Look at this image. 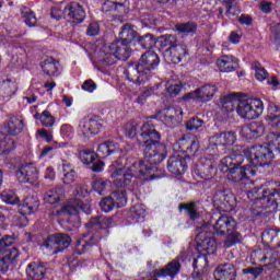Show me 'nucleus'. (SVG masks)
<instances>
[{"mask_svg":"<svg viewBox=\"0 0 280 280\" xmlns=\"http://www.w3.org/2000/svg\"><path fill=\"white\" fill-rule=\"evenodd\" d=\"M127 137H137L138 145L144 152V161L127 160L122 168H115L112 164L110 170L114 172L110 178L114 179L116 187H126L132 183V178H143L144 180H154L159 178L152 174L158 163L165 161V145L161 143V133L154 128L153 120H147L142 125L130 122L126 128Z\"/></svg>","mask_w":280,"mask_h":280,"instance_id":"nucleus-1","label":"nucleus"},{"mask_svg":"<svg viewBox=\"0 0 280 280\" xmlns=\"http://www.w3.org/2000/svg\"><path fill=\"white\" fill-rule=\"evenodd\" d=\"M247 150L248 149H236L231 155L223 158L219 165L221 172L226 174L228 180L237 183L240 187H246V185L253 183L248 178V172L249 174H255V171H253L250 166H241L244 163V156L250 160L253 167H257L253 164V158L249 153H246Z\"/></svg>","mask_w":280,"mask_h":280,"instance_id":"nucleus-2","label":"nucleus"},{"mask_svg":"<svg viewBox=\"0 0 280 280\" xmlns=\"http://www.w3.org/2000/svg\"><path fill=\"white\" fill-rule=\"evenodd\" d=\"M221 108L226 113H236L242 119H257L264 113V103L259 98L240 100V95L233 93L221 98Z\"/></svg>","mask_w":280,"mask_h":280,"instance_id":"nucleus-3","label":"nucleus"},{"mask_svg":"<svg viewBox=\"0 0 280 280\" xmlns=\"http://www.w3.org/2000/svg\"><path fill=\"white\" fill-rule=\"evenodd\" d=\"M159 62V55L149 50L141 56L138 63H130L124 71V75L132 84H145L150 80V71L158 68Z\"/></svg>","mask_w":280,"mask_h":280,"instance_id":"nucleus-4","label":"nucleus"},{"mask_svg":"<svg viewBox=\"0 0 280 280\" xmlns=\"http://www.w3.org/2000/svg\"><path fill=\"white\" fill-rule=\"evenodd\" d=\"M275 152H280V135L271 132L267 136V144L254 145L245 153L250 155L254 166L261 167L275 159Z\"/></svg>","mask_w":280,"mask_h":280,"instance_id":"nucleus-5","label":"nucleus"},{"mask_svg":"<svg viewBox=\"0 0 280 280\" xmlns=\"http://www.w3.org/2000/svg\"><path fill=\"white\" fill-rule=\"evenodd\" d=\"M129 45L121 40L112 44H102L98 50H96V56H98L100 62L105 65V67H110L117 60L126 61L130 58L131 50Z\"/></svg>","mask_w":280,"mask_h":280,"instance_id":"nucleus-6","label":"nucleus"},{"mask_svg":"<svg viewBox=\"0 0 280 280\" xmlns=\"http://www.w3.org/2000/svg\"><path fill=\"white\" fill-rule=\"evenodd\" d=\"M23 128H25V121L21 116H12L7 125L0 127V154H10L16 148V143L11 137L21 135Z\"/></svg>","mask_w":280,"mask_h":280,"instance_id":"nucleus-7","label":"nucleus"},{"mask_svg":"<svg viewBox=\"0 0 280 280\" xmlns=\"http://www.w3.org/2000/svg\"><path fill=\"white\" fill-rule=\"evenodd\" d=\"M236 226L237 222L233 217L220 215L214 220V224H212L214 235H226L223 243L224 248H231L242 242V234L235 231Z\"/></svg>","mask_w":280,"mask_h":280,"instance_id":"nucleus-8","label":"nucleus"},{"mask_svg":"<svg viewBox=\"0 0 280 280\" xmlns=\"http://www.w3.org/2000/svg\"><path fill=\"white\" fill-rule=\"evenodd\" d=\"M237 141V136L234 132H220L214 133L212 137L209 138V147L207 148L206 152L210 156H217L220 154H224L226 150H231V147L235 144Z\"/></svg>","mask_w":280,"mask_h":280,"instance_id":"nucleus-9","label":"nucleus"},{"mask_svg":"<svg viewBox=\"0 0 280 280\" xmlns=\"http://www.w3.org/2000/svg\"><path fill=\"white\" fill-rule=\"evenodd\" d=\"M280 205V190L268 189L262 190L261 197H255L254 202L252 203L250 211L257 214L261 213L269 209V212L277 211V208Z\"/></svg>","mask_w":280,"mask_h":280,"instance_id":"nucleus-10","label":"nucleus"},{"mask_svg":"<svg viewBox=\"0 0 280 280\" xmlns=\"http://www.w3.org/2000/svg\"><path fill=\"white\" fill-rule=\"evenodd\" d=\"M68 246H71V236L62 233L50 235L44 243V248H46L50 255H58V253L67 250Z\"/></svg>","mask_w":280,"mask_h":280,"instance_id":"nucleus-11","label":"nucleus"},{"mask_svg":"<svg viewBox=\"0 0 280 280\" xmlns=\"http://www.w3.org/2000/svg\"><path fill=\"white\" fill-rule=\"evenodd\" d=\"M211 222V223H210ZM210 222H203L201 225V229H203V231H201L199 233V235L197 236V242L199 244V246H201L202 250H205L206 253H214L215 252V238H213V236H211V233L205 231L206 229H211V226H213L215 219H211ZM208 234V236H207Z\"/></svg>","mask_w":280,"mask_h":280,"instance_id":"nucleus-12","label":"nucleus"},{"mask_svg":"<svg viewBox=\"0 0 280 280\" xmlns=\"http://www.w3.org/2000/svg\"><path fill=\"white\" fill-rule=\"evenodd\" d=\"M218 93V86L215 84H205L199 89L186 94L185 100H198V102H211Z\"/></svg>","mask_w":280,"mask_h":280,"instance_id":"nucleus-13","label":"nucleus"},{"mask_svg":"<svg viewBox=\"0 0 280 280\" xmlns=\"http://www.w3.org/2000/svg\"><path fill=\"white\" fill-rule=\"evenodd\" d=\"M39 207L40 201L38 200V197H26L21 206L22 213L15 215V218L20 221V226H25L27 224V217L25 215L36 213Z\"/></svg>","mask_w":280,"mask_h":280,"instance_id":"nucleus-14","label":"nucleus"},{"mask_svg":"<svg viewBox=\"0 0 280 280\" xmlns=\"http://www.w3.org/2000/svg\"><path fill=\"white\" fill-rule=\"evenodd\" d=\"M79 128L83 137H93V135H100V130H102V119H100L97 116L84 118L79 124Z\"/></svg>","mask_w":280,"mask_h":280,"instance_id":"nucleus-15","label":"nucleus"},{"mask_svg":"<svg viewBox=\"0 0 280 280\" xmlns=\"http://www.w3.org/2000/svg\"><path fill=\"white\" fill-rule=\"evenodd\" d=\"M63 14L72 23H83L86 19V12L79 2H70L63 9Z\"/></svg>","mask_w":280,"mask_h":280,"instance_id":"nucleus-16","label":"nucleus"},{"mask_svg":"<svg viewBox=\"0 0 280 280\" xmlns=\"http://www.w3.org/2000/svg\"><path fill=\"white\" fill-rule=\"evenodd\" d=\"M215 164L209 158H201L197 164L196 174L203 180H211L215 176Z\"/></svg>","mask_w":280,"mask_h":280,"instance_id":"nucleus-17","label":"nucleus"},{"mask_svg":"<svg viewBox=\"0 0 280 280\" xmlns=\"http://www.w3.org/2000/svg\"><path fill=\"white\" fill-rule=\"evenodd\" d=\"M266 132V127L261 121H253L248 125H245L241 129V137L250 141L253 139H259Z\"/></svg>","mask_w":280,"mask_h":280,"instance_id":"nucleus-18","label":"nucleus"},{"mask_svg":"<svg viewBox=\"0 0 280 280\" xmlns=\"http://www.w3.org/2000/svg\"><path fill=\"white\" fill-rule=\"evenodd\" d=\"M178 272H180V262L178 260H172L162 269H155L153 277L154 279H167V277L175 279Z\"/></svg>","mask_w":280,"mask_h":280,"instance_id":"nucleus-19","label":"nucleus"},{"mask_svg":"<svg viewBox=\"0 0 280 280\" xmlns=\"http://www.w3.org/2000/svg\"><path fill=\"white\" fill-rule=\"evenodd\" d=\"M161 118L166 126H174V124H180L183 119V108L179 106H171L164 108L161 112Z\"/></svg>","mask_w":280,"mask_h":280,"instance_id":"nucleus-20","label":"nucleus"},{"mask_svg":"<svg viewBox=\"0 0 280 280\" xmlns=\"http://www.w3.org/2000/svg\"><path fill=\"white\" fill-rule=\"evenodd\" d=\"M187 56V46L177 45L168 47L164 50V58L166 62H173V65H178L182 62L183 58Z\"/></svg>","mask_w":280,"mask_h":280,"instance_id":"nucleus-21","label":"nucleus"},{"mask_svg":"<svg viewBox=\"0 0 280 280\" xmlns=\"http://www.w3.org/2000/svg\"><path fill=\"white\" fill-rule=\"evenodd\" d=\"M167 170L175 176H180L187 172V160L180 155H172L167 161Z\"/></svg>","mask_w":280,"mask_h":280,"instance_id":"nucleus-22","label":"nucleus"},{"mask_svg":"<svg viewBox=\"0 0 280 280\" xmlns=\"http://www.w3.org/2000/svg\"><path fill=\"white\" fill-rule=\"evenodd\" d=\"M100 242V237L97 235L84 234L82 238H79L75 243L74 253L77 255H84V253H89L91 247Z\"/></svg>","mask_w":280,"mask_h":280,"instance_id":"nucleus-23","label":"nucleus"},{"mask_svg":"<svg viewBox=\"0 0 280 280\" xmlns=\"http://www.w3.org/2000/svg\"><path fill=\"white\" fill-rule=\"evenodd\" d=\"M217 67L222 73H232L240 68V60L231 55H223L217 60Z\"/></svg>","mask_w":280,"mask_h":280,"instance_id":"nucleus-24","label":"nucleus"},{"mask_svg":"<svg viewBox=\"0 0 280 280\" xmlns=\"http://www.w3.org/2000/svg\"><path fill=\"white\" fill-rule=\"evenodd\" d=\"M47 267L43 262L33 261L26 266V276L28 280H45Z\"/></svg>","mask_w":280,"mask_h":280,"instance_id":"nucleus-25","label":"nucleus"},{"mask_svg":"<svg viewBox=\"0 0 280 280\" xmlns=\"http://www.w3.org/2000/svg\"><path fill=\"white\" fill-rule=\"evenodd\" d=\"M121 152L124 151L121 150V148H119V144L113 141H105L98 144V148L96 150L98 159H106L110 156V154H119Z\"/></svg>","mask_w":280,"mask_h":280,"instance_id":"nucleus-26","label":"nucleus"},{"mask_svg":"<svg viewBox=\"0 0 280 280\" xmlns=\"http://www.w3.org/2000/svg\"><path fill=\"white\" fill-rule=\"evenodd\" d=\"M233 195L226 190H219L214 194V205L223 211H231L233 203Z\"/></svg>","mask_w":280,"mask_h":280,"instance_id":"nucleus-27","label":"nucleus"},{"mask_svg":"<svg viewBox=\"0 0 280 280\" xmlns=\"http://www.w3.org/2000/svg\"><path fill=\"white\" fill-rule=\"evenodd\" d=\"M236 271L235 266L232 264H222L214 270L215 280H235Z\"/></svg>","mask_w":280,"mask_h":280,"instance_id":"nucleus-28","label":"nucleus"},{"mask_svg":"<svg viewBox=\"0 0 280 280\" xmlns=\"http://www.w3.org/2000/svg\"><path fill=\"white\" fill-rule=\"evenodd\" d=\"M178 145L182 152L191 153L198 152V149L200 148V142L198 141V138L196 136L185 135L178 140Z\"/></svg>","mask_w":280,"mask_h":280,"instance_id":"nucleus-29","label":"nucleus"},{"mask_svg":"<svg viewBox=\"0 0 280 280\" xmlns=\"http://www.w3.org/2000/svg\"><path fill=\"white\" fill-rule=\"evenodd\" d=\"M44 73L49 75L50 78H56V75H60V62H58L52 57H48L40 65Z\"/></svg>","mask_w":280,"mask_h":280,"instance_id":"nucleus-30","label":"nucleus"},{"mask_svg":"<svg viewBox=\"0 0 280 280\" xmlns=\"http://www.w3.org/2000/svg\"><path fill=\"white\" fill-rule=\"evenodd\" d=\"M62 198H65V189L62 187H56L45 192L44 202L47 205H58Z\"/></svg>","mask_w":280,"mask_h":280,"instance_id":"nucleus-31","label":"nucleus"},{"mask_svg":"<svg viewBox=\"0 0 280 280\" xmlns=\"http://www.w3.org/2000/svg\"><path fill=\"white\" fill-rule=\"evenodd\" d=\"M19 257V249L12 248L8 255L0 259V271L8 272L10 270V266L16 261Z\"/></svg>","mask_w":280,"mask_h":280,"instance_id":"nucleus-32","label":"nucleus"},{"mask_svg":"<svg viewBox=\"0 0 280 280\" xmlns=\"http://www.w3.org/2000/svg\"><path fill=\"white\" fill-rule=\"evenodd\" d=\"M266 121L271 128H280V107L277 105H270Z\"/></svg>","mask_w":280,"mask_h":280,"instance_id":"nucleus-33","label":"nucleus"},{"mask_svg":"<svg viewBox=\"0 0 280 280\" xmlns=\"http://www.w3.org/2000/svg\"><path fill=\"white\" fill-rule=\"evenodd\" d=\"M120 42L127 43L130 45L137 38V31H135V26L130 24H125L119 32Z\"/></svg>","mask_w":280,"mask_h":280,"instance_id":"nucleus-34","label":"nucleus"},{"mask_svg":"<svg viewBox=\"0 0 280 280\" xmlns=\"http://www.w3.org/2000/svg\"><path fill=\"white\" fill-rule=\"evenodd\" d=\"M16 93V83L7 79L0 82V96L3 98L12 97Z\"/></svg>","mask_w":280,"mask_h":280,"instance_id":"nucleus-35","label":"nucleus"},{"mask_svg":"<svg viewBox=\"0 0 280 280\" xmlns=\"http://www.w3.org/2000/svg\"><path fill=\"white\" fill-rule=\"evenodd\" d=\"M60 172L62 174V182L65 185H71L72 183H75L78 174L71 164H62Z\"/></svg>","mask_w":280,"mask_h":280,"instance_id":"nucleus-36","label":"nucleus"},{"mask_svg":"<svg viewBox=\"0 0 280 280\" xmlns=\"http://www.w3.org/2000/svg\"><path fill=\"white\" fill-rule=\"evenodd\" d=\"M103 10L106 12H126V0H106L103 3Z\"/></svg>","mask_w":280,"mask_h":280,"instance_id":"nucleus-37","label":"nucleus"},{"mask_svg":"<svg viewBox=\"0 0 280 280\" xmlns=\"http://www.w3.org/2000/svg\"><path fill=\"white\" fill-rule=\"evenodd\" d=\"M175 30L184 36H194L198 32V24L195 22L178 23L175 25Z\"/></svg>","mask_w":280,"mask_h":280,"instance_id":"nucleus-38","label":"nucleus"},{"mask_svg":"<svg viewBox=\"0 0 280 280\" xmlns=\"http://www.w3.org/2000/svg\"><path fill=\"white\" fill-rule=\"evenodd\" d=\"M262 242L265 244H278L280 246V230H266L262 233Z\"/></svg>","mask_w":280,"mask_h":280,"instance_id":"nucleus-39","label":"nucleus"},{"mask_svg":"<svg viewBox=\"0 0 280 280\" xmlns=\"http://www.w3.org/2000/svg\"><path fill=\"white\" fill-rule=\"evenodd\" d=\"M62 212L68 215H78L80 213V199H71L62 207Z\"/></svg>","mask_w":280,"mask_h":280,"instance_id":"nucleus-40","label":"nucleus"},{"mask_svg":"<svg viewBox=\"0 0 280 280\" xmlns=\"http://www.w3.org/2000/svg\"><path fill=\"white\" fill-rule=\"evenodd\" d=\"M138 43L142 49H152V47L156 45V38H154L153 34L148 33L143 36H140L138 38Z\"/></svg>","mask_w":280,"mask_h":280,"instance_id":"nucleus-41","label":"nucleus"},{"mask_svg":"<svg viewBox=\"0 0 280 280\" xmlns=\"http://www.w3.org/2000/svg\"><path fill=\"white\" fill-rule=\"evenodd\" d=\"M0 198L2 202H5V205H19L20 199L12 190H4L0 194Z\"/></svg>","mask_w":280,"mask_h":280,"instance_id":"nucleus-42","label":"nucleus"},{"mask_svg":"<svg viewBox=\"0 0 280 280\" xmlns=\"http://www.w3.org/2000/svg\"><path fill=\"white\" fill-rule=\"evenodd\" d=\"M252 69H254L255 71L256 80H258L259 82L268 80L270 74L268 73V70H266V68L259 66V62L253 63Z\"/></svg>","mask_w":280,"mask_h":280,"instance_id":"nucleus-43","label":"nucleus"},{"mask_svg":"<svg viewBox=\"0 0 280 280\" xmlns=\"http://www.w3.org/2000/svg\"><path fill=\"white\" fill-rule=\"evenodd\" d=\"M22 18L24 19L25 25L28 27H34V25L37 23L36 15L28 8H24L22 10Z\"/></svg>","mask_w":280,"mask_h":280,"instance_id":"nucleus-44","label":"nucleus"},{"mask_svg":"<svg viewBox=\"0 0 280 280\" xmlns=\"http://www.w3.org/2000/svg\"><path fill=\"white\" fill-rule=\"evenodd\" d=\"M223 5L225 7L228 16H235V14H240V8L235 0H223Z\"/></svg>","mask_w":280,"mask_h":280,"instance_id":"nucleus-45","label":"nucleus"},{"mask_svg":"<svg viewBox=\"0 0 280 280\" xmlns=\"http://www.w3.org/2000/svg\"><path fill=\"white\" fill-rule=\"evenodd\" d=\"M39 121L45 128H51V126L56 124V118L51 116V113H49V110H44L39 116Z\"/></svg>","mask_w":280,"mask_h":280,"instance_id":"nucleus-46","label":"nucleus"},{"mask_svg":"<svg viewBox=\"0 0 280 280\" xmlns=\"http://www.w3.org/2000/svg\"><path fill=\"white\" fill-rule=\"evenodd\" d=\"M112 199L114 200V205L117 209H121V207H126V194L124 191H115L112 194Z\"/></svg>","mask_w":280,"mask_h":280,"instance_id":"nucleus-47","label":"nucleus"},{"mask_svg":"<svg viewBox=\"0 0 280 280\" xmlns=\"http://www.w3.org/2000/svg\"><path fill=\"white\" fill-rule=\"evenodd\" d=\"M91 224L93 226L97 225L101 226V229H108L110 224H113V219L108 217H96L91 220Z\"/></svg>","mask_w":280,"mask_h":280,"instance_id":"nucleus-48","label":"nucleus"},{"mask_svg":"<svg viewBox=\"0 0 280 280\" xmlns=\"http://www.w3.org/2000/svg\"><path fill=\"white\" fill-rule=\"evenodd\" d=\"M129 213L132 220H139V218H145V207L143 205H136L130 209Z\"/></svg>","mask_w":280,"mask_h":280,"instance_id":"nucleus-49","label":"nucleus"},{"mask_svg":"<svg viewBox=\"0 0 280 280\" xmlns=\"http://www.w3.org/2000/svg\"><path fill=\"white\" fill-rule=\"evenodd\" d=\"M179 209H185L188 212L190 220H198V218L200 217L198 214V211L196 210V201H192L188 205H180Z\"/></svg>","mask_w":280,"mask_h":280,"instance_id":"nucleus-50","label":"nucleus"},{"mask_svg":"<svg viewBox=\"0 0 280 280\" xmlns=\"http://www.w3.org/2000/svg\"><path fill=\"white\" fill-rule=\"evenodd\" d=\"M100 207L102 209V211H104L105 213H110V211L113 209H115V201L113 200V197H105L101 202H100Z\"/></svg>","mask_w":280,"mask_h":280,"instance_id":"nucleus-51","label":"nucleus"},{"mask_svg":"<svg viewBox=\"0 0 280 280\" xmlns=\"http://www.w3.org/2000/svg\"><path fill=\"white\" fill-rule=\"evenodd\" d=\"M26 176L30 180H36L38 178V168L34 164H23Z\"/></svg>","mask_w":280,"mask_h":280,"instance_id":"nucleus-52","label":"nucleus"},{"mask_svg":"<svg viewBox=\"0 0 280 280\" xmlns=\"http://www.w3.org/2000/svg\"><path fill=\"white\" fill-rule=\"evenodd\" d=\"M209 261L207 260V255H199L192 261L194 270H205V267L208 266Z\"/></svg>","mask_w":280,"mask_h":280,"instance_id":"nucleus-53","label":"nucleus"},{"mask_svg":"<svg viewBox=\"0 0 280 280\" xmlns=\"http://www.w3.org/2000/svg\"><path fill=\"white\" fill-rule=\"evenodd\" d=\"M108 185H110V182L104 180L103 178H97L93 183V189H95L97 194H104Z\"/></svg>","mask_w":280,"mask_h":280,"instance_id":"nucleus-54","label":"nucleus"},{"mask_svg":"<svg viewBox=\"0 0 280 280\" xmlns=\"http://www.w3.org/2000/svg\"><path fill=\"white\" fill-rule=\"evenodd\" d=\"M205 126V120L196 117L191 118L186 122L187 130H198V128H202Z\"/></svg>","mask_w":280,"mask_h":280,"instance_id":"nucleus-55","label":"nucleus"},{"mask_svg":"<svg viewBox=\"0 0 280 280\" xmlns=\"http://www.w3.org/2000/svg\"><path fill=\"white\" fill-rule=\"evenodd\" d=\"M182 89L183 88L177 82L171 81L166 83V91L168 95L176 96L180 93Z\"/></svg>","mask_w":280,"mask_h":280,"instance_id":"nucleus-56","label":"nucleus"},{"mask_svg":"<svg viewBox=\"0 0 280 280\" xmlns=\"http://www.w3.org/2000/svg\"><path fill=\"white\" fill-rule=\"evenodd\" d=\"M80 159L84 165H91L95 161V153L91 151H83L80 153Z\"/></svg>","mask_w":280,"mask_h":280,"instance_id":"nucleus-57","label":"nucleus"},{"mask_svg":"<svg viewBox=\"0 0 280 280\" xmlns=\"http://www.w3.org/2000/svg\"><path fill=\"white\" fill-rule=\"evenodd\" d=\"M162 40L164 47H176L178 45V39L174 35H164L162 36Z\"/></svg>","mask_w":280,"mask_h":280,"instance_id":"nucleus-58","label":"nucleus"},{"mask_svg":"<svg viewBox=\"0 0 280 280\" xmlns=\"http://www.w3.org/2000/svg\"><path fill=\"white\" fill-rule=\"evenodd\" d=\"M100 32H101L100 23L92 22L88 25L85 34L86 36H98Z\"/></svg>","mask_w":280,"mask_h":280,"instance_id":"nucleus-59","label":"nucleus"},{"mask_svg":"<svg viewBox=\"0 0 280 280\" xmlns=\"http://www.w3.org/2000/svg\"><path fill=\"white\" fill-rule=\"evenodd\" d=\"M12 244H14V238L12 236L5 235L1 237L0 234V253H3V250H5L8 246H12Z\"/></svg>","mask_w":280,"mask_h":280,"instance_id":"nucleus-60","label":"nucleus"},{"mask_svg":"<svg viewBox=\"0 0 280 280\" xmlns=\"http://www.w3.org/2000/svg\"><path fill=\"white\" fill-rule=\"evenodd\" d=\"M264 272V267H249L243 269V275H252L254 279H257Z\"/></svg>","mask_w":280,"mask_h":280,"instance_id":"nucleus-61","label":"nucleus"},{"mask_svg":"<svg viewBox=\"0 0 280 280\" xmlns=\"http://www.w3.org/2000/svg\"><path fill=\"white\" fill-rule=\"evenodd\" d=\"M73 196H79L80 198H86L89 196V186L86 185H77L73 190Z\"/></svg>","mask_w":280,"mask_h":280,"instance_id":"nucleus-62","label":"nucleus"},{"mask_svg":"<svg viewBox=\"0 0 280 280\" xmlns=\"http://www.w3.org/2000/svg\"><path fill=\"white\" fill-rule=\"evenodd\" d=\"M15 176L19 180V183H30V179L27 177V173H25V166H22L15 172Z\"/></svg>","mask_w":280,"mask_h":280,"instance_id":"nucleus-63","label":"nucleus"},{"mask_svg":"<svg viewBox=\"0 0 280 280\" xmlns=\"http://www.w3.org/2000/svg\"><path fill=\"white\" fill-rule=\"evenodd\" d=\"M82 90L88 91V93H93V91L97 90V84L91 79L85 80L82 84Z\"/></svg>","mask_w":280,"mask_h":280,"instance_id":"nucleus-64","label":"nucleus"}]
</instances>
